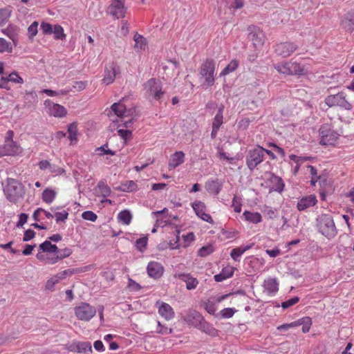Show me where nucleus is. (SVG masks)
<instances>
[{"label":"nucleus","mask_w":354,"mask_h":354,"mask_svg":"<svg viewBox=\"0 0 354 354\" xmlns=\"http://www.w3.org/2000/svg\"><path fill=\"white\" fill-rule=\"evenodd\" d=\"M71 254L69 249L59 250L57 245H39L37 258L46 264H54L59 259L68 257Z\"/></svg>","instance_id":"nucleus-1"},{"label":"nucleus","mask_w":354,"mask_h":354,"mask_svg":"<svg viewBox=\"0 0 354 354\" xmlns=\"http://www.w3.org/2000/svg\"><path fill=\"white\" fill-rule=\"evenodd\" d=\"M3 192L6 198L13 203H17L23 199L25 194L24 187L22 184L12 178L8 180Z\"/></svg>","instance_id":"nucleus-2"},{"label":"nucleus","mask_w":354,"mask_h":354,"mask_svg":"<svg viewBox=\"0 0 354 354\" xmlns=\"http://www.w3.org/2000/svg\"><path fill=\"white\" fill-rule=\"evenodd\" d=\"M265 159L264 148L257 145L255 148L248 151L245 156V163L250 171H254Z\"/></svg>","instance_id":"nucleus-3"},{"label":"nucleus","mask_w":354,"mask_h":354,"mask_svg":"<svg viewBox=\"0 0 354 354\" xmlns=\"http://www.w3.org/2000/svg\"><path fill=\"white\" fill-rule=\"evenodd\" d=\"M144 90L146 97L150 100H155L159 101L165 93L162 91L161 82L156 78L149 79L144 84Z\"/></svg>","instance_id":"nucleus-4"},{"label":"nucleus","mask_w":354,"mask_h":354,"mask_svg":"<svg viewBox=\"0 0 354 354\" xmlns=\"http://www.w3.org/2000/svg\"><path fill=\"white\" fill-rule=\"evenodd\" d=\"M215 71V62L212 59H207L200 68L199 75L201 78L204 79L203 86H212L214 85Z\"/></svg>","instance_id":"nucleus-5"},{"label":"nucleus","mask_w":354,"mask_h":354,"mask_svg":"<svg viewBox=\"0 0 354 354\" xmlns=\"http://www.w3.org/2000/svg\"><path fill=\"white\" fill-rule=\"evenodd\" d=\"M91 267L92 266L90 265L81 269H67L59 272L47 280L45 284V288L46 290L53 291L55 285L65 279L68 276H71L76 272L87 271L90 270Z\"/></svg>","instance_id":"nucleus-6"},{"label":"nucleus","mask_w":354,"mask_h":354,"mask_svg":"<svg viewBox=\"0 0 354 354\" xmlns=\"http://www.w3.org/2000/svg\"><path fill=\"white\" fill-rule=\"evenodd\" d=\"M319 231L326 237L330 239L336 234V227L332 216L329 214H322L317 218Z\"/></svg>","instance_id":"nucleus-7"},{"label":"nucleus","mask_w":354,"mask_h":354,"mask_svg":"<svg viewBox=\"0 0 354 354\" xmlns=\"http://www.w3.org/2000/svg\"><path fill=\"white\" fill-rule=\"evenodd\" d=\"M274 68L279 73L287 75L304 74V68L295 62H282L274 65Z\"/></svg>","instance_id":"nucleus-8"},{"label":"nucleus","mask_w":354,"mask_h":354,"mask_svg":"<svg viewBox=\"0 0 354 354\" xmlns=\"http://www.w3.org/2000/svg\"><path fill=\"white\" fill-rule=\"evenodd\" d=\"M319 134L320 136L319 143L322 145H334L339 136V134L333 129V127L328 124H324L321 126Z\"/></svg>","instance_id":"nucleus-9"},{"label":"nucleus","mask_w":354,"mask_h":354,"mask_svg":"<svg viewBox=\"0 0 354 354\" xmlns=\"http://www.w3.org/2000/svg\"><path fill=\"white\" fill-rule=\"evenodd\" d=\"M325 103L329 107L339 106L345 110L350 111L353 106L346 99L344 92H339L335 95H330L325 98Z\"/></svg>","instance_id":"nucleus-10"},{"label":"nucleus","mask_w":354,"mask_h":354,"mask_svg":"<svg viewBox=\"0 0 354 354\" xmlns=\"http://www.w3.org/2000/svg\"><path fill=\"white\" fill-rule=\"evenodd\" d=\"M74 313L79 320L88 322L95 315L96 310L89 304L82 302L74 308Z\"/></svg>","instance_id":"nucleus-11"},{"label":"nucleus","mask_w":354,"mask_h":354,"mask_svg":"<svg viewBox=\"0 0 354 354\" xmlns=\"http://www.w3.org/2000/svg\"><path fill=\"white\" fill-rule=\"evenodd\" d=\"M108 12L115 19L123 18L127 12L124 0H111V3L108 8Z\"/></svg>","instance_id":"nucleus-12"},{"label":"nucleus","mask_w":354,"mask_h":354,"mask_svg":"<svg viewBox=\"0 0 354 354\" xmlns=\"http://www.w3.org/2000/svg\"><path fill=\"white\" fill-rule=\"evenodd\" d=\"M249 38L253 42L255 48H259L264 44L265 36L262 30L257 26H250L248 27Z\"/></svg>","instance_id":"nucleus-13"},{"label":"nucleus","mask_w":354,"mask_h":354,"mask_svg":"<svg viewBox=\"0 0 354 354\" xmlns=\"http://www.w3.org/2000/svg\"><path fill=\"white\" fill-rule=\"evenodd\" d=\"M155 306L158 308V314L165 320L169 321L174 317V310L169 304L158 300Z\"/></svg>","instance_id":"nucleus-14"},{"label":"nucleus","mask_w":354,"mask_h":354,"mask_svg":"<svg viewBox=\"0 0 354 354\" xmlns=\"http://www.w3.org/2000/svg\"><path fill=\"white\" fill-rule=\"evenodd\" d=\"M192 207L195 212V214L201 218L202 220L209 223H213L214 221L212 216L205 212L206 206L205 203L200 201H194L192 203Z\"/></svg>","instance_id":"nucleus-15"},{"label":"nucleus","mask_w":354,"mask_h":354,"mask_svg":"<svg viewBox=\"0 0 354 354\" xmlns=\"http://www.w3.org/2000/svg\"><path fill=\"white\" fill-rule=\"evenodd\" d=\"M298 46L292 42H282L277 44L275 47V52L282 57H288L294 53Z\"/></svg>","instance_id":"nucleus-16"},{"label":"nucleus","mask_w":354,"mask_h":354,"mask_svg":"<svg viewBox=\"0 0 354 354\" xmlns=\"http://www.w3.org/2000/svg\"><path fill=\"white\" fill-rule=\"evenodd\" d=\"M184 319L188 324L197 328L204 319V317L199 312L190 309L187 311Z\"/></svg>","instance_id":"nucleus-17"},{"label":"nucleus","mask_w":354,"mask_h":354,"mask_svg":"<svg viewBox=\"0 0 354 354\" xmlns=\"http://www.w3.org/2000/svg\"><path fill=\"white\" fill-rule=\"evenodd\" d=\"M19 30L17 26L10 24L7 28L2 29L1 32L11 39L14 46H16L19 41Z\"/></svg>","instance_id":"nucleus-18"},{"label":"nucleus","mask_w":354,"mask_h":354,"mask_svg":"<svg viewBox=\"0 0 354 354\" xmlns=\"http://www.w3.org/2000/svg\"><path fill=\"white\" fill-rule=\"evenodd\" d=\"M164 272L163 266L156 261H151L147 266V273L148 274L154 279L160 278Z\"/></svg>","instance_id":"nucleus-19"},{"label":"nucleus","mask_w":354,"mask_h":354,"mask_svg":"<svg viewBox=\"0 0 354 354\" xmlns=\"http://www.w3.org/2000/svg\"><path fill=\"white\" fill-rule=\"evenodd\" d=\"M317 203L315 195H309L299 199L297 207L299 211H304L309 207H313Z\"/></svg>","instance_id":"nucleus-20"},{"label":"nucleus","mask_w":354,"mask_h":354,"mask_svg":"<svg viewBox=\"0 0 354 354\" xmlns=\"http://www.w3.org/2000/svg\"><path fill=\"white\" fill-rule=\"evenodd\" d=\"M119 73V68L115 64H112L109 67L105 68L103 82L107 85L113 83Z\"/></svg>","instance_id":"nucleus-21"},{"label":"nucleus","mask_w":354,"mask_h":354,"mask_svg":"<svg viewBox=\"0 0 354 354\" xmlns=\"http://www.w3.org/2000/svg\"><path fill=\"white\" fill-rule=\"evenodd\" d=\"M205 187L208 193L216 196L223 187V183L218 179L209 180L205 183Z\"/></svg>","instance_id":"nucleus-22"},{"label":"nucleus","mask_w":354,"mask_h":354,"mask_svg":"<svg viewBox=\"0 0 354 354\" xmlns=\"http://www.w3.org/2000/svg\"><path fill=\"white\" fill-rule=\"evenodd\" d=\"M14 133L12 131L9 130L6 133V136L4 140L3 145L6 146L9 150H10L15 154H17L20 152V149L18 145L13 141Z\"/></svg>","instance_id":"nucleus-23"},{"label":"nucleus","mask_w":354,"mask_h":354,"mask_svg":"<svg viewBox=\"0 0 354 354\" xmlns=\"http://www.w3.org/2000/svg\"><path fill=\"white\" fill-rule=\"evenodd\" d=\"M185 153L183 151L175 152L170 158L168 168L172 170L184 162Z\"/></svg>","instance_id":"nucleus-24"},{"label":"nucleus","mask_w":354,"mask_h":354,"mask_svg":"<svg viewBox=\"0 0 354 354\" xmlns=\"http://www.w3.org/2000/svg\"><path fill=\"white\" fill-rule=\"evenodd\" d=\"M175 278H178L186 283V288L188 290L195 289L198 284V280L191 277L189 274L176 273L174 274Z\"/></svg>","instance_id":"nucleus-25"},{"label":"nucleus","mask_w":354,"mask_h":354,"mask_svg":"<svg viewBox=\"0 0 354 354\" xmlns=\"http://www.w3.org/2000/svg\"><path fill=\"white\" fill-rule=\"evenodd\" d=\"M263 288L269 295L275 294L279 290V282L277 279L269 277L263 282Z\"/></svg>","instance_id":"nucleus-26"},{"label":"nucleus","mask_w":354,"mask_h":354,"mask_svg":"<svg viewBox=\"0 0 354 354\" xmlns=\"http://www.w3.org/2000/svg\"><path fill=\"white\" fill-rule=\"evenodd\" d=\"M234 272V268L227 266L222 269L221 272L214 275V279L217 282H221L231 277H232Z\"/></svg>","instance_id":"nucleus-27"},{"label":"nucleus","mask_w":354,"mask_h":354,"mask_svg":"<svg viewBox=\"0 0 354 354\" xmlns=\"http://www.w3.org/2000/svg\"><path fill=\"white\" fill-rule=\"evenodd\" d=\"M112 111L115 113L118 117L124 118L127 117L130 111L127 110L126 106L122 102V100L118 103H114L111 106Z\"/></svg>","instance_id":"nucleus-28"},{"label":"nucleus","mask_w":354,"mask_h":354,"mask_svg":"<svg viewBox=\"0 0 354 354\" xmlns=\"http://www.w3.org/2000/svg\"><path fill=\"white\" fill-rule=\"evenodd\" d=\"M242 216L245 221L253 224H257L262 221V216L259 212H252L245 210Z\"/></svg>","instance_id":"nucleus-29"},{"label":"nucleus","mask_w":354,"mask_h":354,"mask_svg":"<svg viewBox=\"0 0 354 354\" xmlns=\"http://www.w3.org/2000/svg\"><path fill=\"white\" fill-rule=\"evenodd\" d=\"M197 328L209 335L213 337L218 335V330L211 324L205 321V319Z\"/></svg>","instance_id":"nucleus-30"},{"label":"nucleus","mask_w":354,"mask_h":354,"mask_svg":"<svg viewBox=\"0 0 354 354\" xmlns=\"http://www.w3.org/2000/svg\"><path fill=\"white\" fill-rule=\"evenodd\" d=\"M38 102L37 95L35 92H26L24 95V106L26 107H34Z\"/></svg>","instance_id":"nucleus-31"},{"label":"nucleus","mask_w":354,"mask_h":354,"mask_svg":"<svg viewBox=\"0 0 354 354\" xmlns=\"http://www.w3.org/2000/svg\"><path fill=\"white\" fill-rule=\"evenodd\" d=\"M57 196V192L50 188L45 189L41 195V198L44 202L47 204H50L53 202Z\"/></svg>","instance_id":"nucleus-32"},{"label":"nucleus","mask_w":354,"mask_h":354,"mask_svg":"<svg viewBox=\"0 0 354 354\" xmlns=\"http://www.w3.org/2000/svg\"><path fill=\"white\" fill-rule=\"evenodd\" d=\"M223 111L224 106L221 105L218 107V110L216 115L214 116L212 121V128L220 129L221 126L223 123Z\"/></svg>","instance_id":"nucleus-33"},{"label":"nucleus","mask_w":354,"mask_h":354,"mask_svg":"<svg viewBox=\"0 0 354 354\" xmlns=\"http://www.w3.org/2000/svg\"><path fill=\"white\" fill-rule=\"evenodd\" d=\"M133 39L135 41L134 48L138 51L140 50H145L147 42L146 39L141 35L138 33H136Z\"/></svg>","instance_id":"nucleus-34"},{"label":"nucleus","mask_w":354,"mask_h":354,"mask_svg":"<svg viewBox=\"0 0 354 354\" xmlns=\"http://www.w3.org/2000/svg\"><path fill=\"white\" fill-rule=\"evenodd\" d=\"M50 115L55 117H64L66 114L65 108L58 104H53L50 107Z\"/></svg>","instance_id":"nucleus-35"},{"label":"nucleus","mask_w":354,"mask_h":354,"mask_svg":"<svg viewBox=\"0 0 354 354\" xmlns=\"http://www.w3.org/2000/svg\"><path fill=\"white\" fill-rule=\"evenodd\" d=\"M12 13V9L10 7L3 8L0 9V27L6 24Z\"/></svg>","instance_id":"nucleus-36"},{"label":"nucleus","mask_w":354,"mask_h":354,"mask_svg":"<svg viewBox=\"0 0 354 354\" xmlns=\"http://www.w3.org/2000/svg\"><path fill=\"white\" fill-rule=\"evenodd\" d=\"M137 189L138 185L133 180H127L122 183L118 189L124 192H132L136 191Z\"/></svg>","instance_id":"nucleus-37"},{"label":"nucleus","mask_w":354,"mask_h":354,"mask_svg":"<svg viewBox=\"0 0 354 354\" xmlns=\"http://www.w3.org/2000/svg\"><path fill=\"white\" fill-rule=\"evenodd\" d=\"M41 214H44L48 219H52L54 216L51 212L46 211L42 208H37L34 212L32 217L35 221H39L41 218H42Z\"/></svg>","instance_id":"nucleus-38"},{"label":"nucleus","mask_w":354,"mask_h":354,"mask_svg":"<svg viewBox=\"0 0 354 354\" xmlns=\"http://www.w3.org/2000/svg\"><path fill=\"white\" fill-rule=\"evenodd\" d=\"M250 248L251 245H247L244 248L237 247L236 248H234L230 252V256L234 261H238L239 258Z\"/></svg>","instance_id":"nucleus-39"},{"label":"nucleus","mask_w":354,"mask_h":354,"mask_svg":"<svg viewBox=\"0 0 354 354\" xmlns=\"http://www.w3.org/2000/svg\"><path fill=\"white\" fill-rule=\"evenodd\" d=\"M68 138L71 140V143L73 144V142H76L77 140V124L75 123H71L68 127Z\"/></svg>","instance_id":"nucleus-40"},{"label":"nucleus","mask_w":354,"mask_h":354,"mask_svg":"<svg viewBox=\"0 0 354 354\" xmlns=\"http://www.w3.org/2000/svg\"><path fill=\"white\" fill-rule=\"evenodd\" d=\"M118 218L123 224L129 225L131 221L132 215L129 210L125 209L118 214Z\"/></svg>","instance_id":"nucleus-41"},{"label":"nucleus","mask_w":354,"mask_h":354,"mask_svg":"<svg viewBox=\"0 0 354 354\" xmlns=\"http://www.w3.org/2000/svg\"><path fill=\"white\" fill-rule=\"evenodd\" d=\"M75 348L78 353L92 352L91 344L88 342H77L75 344Z\"/></svg>","instance_id":"nucleus-42"},{"label":"nucleus","mask_w":354,"mask_h":354,"mask_svg":"<svg viewBox=\"0 0 354 354\" xmlns=\"http://www.w3.org/2000/svg\"><path fill=\"white\" fill-rule=\"evenodd\" d=\"M59 209V207L50 208V210L55 213V216L57 223H59L60 221H65V220L67 219L68 216V214L66 210H63L62 212H56V210Z\"/></svg>","instance_id":"nucleus-43"},{"label":"nucleus","mask_w":354,"mask_h":354,"mask_svg":"<svg viewBox=\"0 0 354 354\" xmlns=\"http://www.w3.org/2000/svg\"><path fill=\"white\" fill-rule=\"evenodd\" d=\"M239 66L238 62L236 60H232L227 66H225L223 70L221 71L220 75L225 76L228 75L229 73L234 71Z\"/></svg>","instance_id":"nucleus-44"},{"label":"nucleus","mask_w":354,"mask_h":354,"mask_svg":"<svg viewBox=\"0 0 354 354\" xmlns=\"http://www.w3.org/2000/svg\"><path fill=\"white\" fill-rule=\"evenodd\" d=\"M1 80L6 81V82H12L17 83V84H23L24 83V80L22 79V77H20L19 75V74L15 71L11 73L7 77H2Z\"/></svg>","instance_id":"nucleus-45"},{"label":"nucleus","mask_w":354,"mask_h":354,"mask_svg":"<svg viewBox=\"0 0 354 354\" xmlns=\"http://www.w3.org/2000/svg\"><path fill=\"white\" fill-rule=\"evenodd\" d=\"M272 182L274 185V191L281 193L283 190L285 185L281 178L277 176H274L272 177Z\"/></svg>","instance_id":"nucleus-46"},{"label":"nucleus","mask_w":354,"mask_h":354,"mask_svg":"<svg viewBox=\"0 0 354 354\" xmlns=\"http://www.w3.org/2000/svg\"><path fill=\"white\" fill-rule=\"evenodd\" d=\"M54 37L56 39L64 40L66 39V35L64 32V28L60 25H55L53 28V32Z\"/></svg>","instance_id":"nucleus-47"},{"label":"nucleus","mask_w":354,"mask_h":354,"mask_svg":"<svg viewBox=\"0 0 354 354\" xmlns=\"http://www.w3.org/2000/svg\"><path fill=\"white\" fill-rule=\"evenodd\" d=\"M97 187L102 197H107L110 196L111 193V188L104 181L99 182Z\"/></svg>","instance_id":"nucleus-48"},{"label":"nucleus","mask_w":354,"mask_h":354,"mask_svg":"<svg viewBox=\"0 0 354 354\" xmlns=\"http://www.w3.org/2000/svg\"><path fill=\"white\" fill-rule=\"evenodd\" d=\"M12 45L4 38L0 37V53H12Z\"/></svg>","instance_id":"nucleus-49"},{"label":"nucleus","mask_w":354,"mask_h":354,"mask_svg":"<svg viewBox=\"0 0 354 354\" xmlns=\"http://www.w3.org/2000/svg\"><path fill=\"white\" fill-rule=\"evenodd\" d=\"M96 152L99 156H103L104 154H109L111 156L115 155V151L108 149V144H104L102 146L96 149Z\"/></svg>","instance_id":"nucleus-50"},{"label":"nucleus","mask_w":354,"mask_h":354,"mask_svg":"<svg viewBox=\"0 0 354 354\" xmlns=\"http://www.w3.org/2000/svg\"><path fill=\"white\" fill-rule=\"evenodd\" d=\"M301 325H302V332L304 333H306L309 332L311 325H312V320L311 318L309 317H305L301 319Z\"/></svg>","instance_id":"nucleus-51"},{"label":"nucleus","mask_w":354,"mask_h":354,"mask_svg":"<svg viewBox=\"0 0 354 354\" xmlns=\"http://www.w3.org/2000/svg\"><path fill=\"white\" fill-rule=\"evenodd\" d=\"M204 308L210 315H214L216 311V303L215 301L207 300L204 303Z\"/></svg>","instance_id":"nucleus-52"},{"label":"nucleus","mask_w":354,"mask_h":354,"mask_svg":"<svg viewBox=\"0 0 354 354\" xmlns=\"http://www.w3.org/2000/svg\"><path fill=\"white\" fill-rule=\"evenodd\" d=\"M214 251V248L212 245H206L203 246L198 250V255L200 257H206L210 254H212Z\"/></svg>","instance_id":"nucleus-53"},{"label":"nucleus","mask_w":354,"mask_h":354,"mask_svg":"<svg viewBox=\"0 0 354 354\" xmlns=\"http://www.w3.org/2000/svg\"><path fill=\"white\" fill-rule=\"evenodd\" d=\"M236 310L232 308H225L220 311V315L222 318L228 319L233 317Z\"/></svg>","instance_id":"nucleus-54"},{"label":"nucleus","mask_w":354,"mask_h":354,"mask_svg":"<svg viewBox=\"0 0 354 354\" xmlns=\"http://www.w3.org/2000/svg\"><path fill=\"white\" fill-rule=\"evenodd\" d=\"M38 22L34 21L28 28V36L30 39H32L37 34Z\"/></svg>","instance_id":"nucleus-55"},{"label":"nucleus","mask_w":354,"mask_h":354,"mask_svg":"<svg viewBox=\"0 0 354 354\" xmlns=\"http://www.w3.org/2000/svg\"><path fill=\"white\" fill-rule=\"evenodd\" d=\"M234 212L240 213L241 212V198L234 196L232 199V205Z\"/></svg>","instance_id":"nucleus-56"},{"label":"nucleus","mask_w":354,"mask_h":354,"mask_svg":"<svg viewBox=\"0 0 354 354\" xmlns=\"http://www.w3.org/2000/svg\"><path fill=\"white\" fill-rule=\"evenodd\" d=\"M118 133L125 141L132 138V132L128 129H118Z\"/></svg>","instance_id":"nucleus-57"},{"label":"nucleus","mask_w":354,"mask_h":354,"mask_svg":"<svg viewBox=\"0 0 354 354\" xmlns=\"http://www.w3.org/2000/svg\"><path fill=\"white\" fill-rule=\"evenodd\" d=\"M299 298L298 297H294L292 298H290L281 304V307L283 308H288L295 304H296L297 302H299Z\"/></svg>","instance_id":"nucleus-58"},{"label":"nucleus","mask_w":354,"mask_h":354,"mask_svg":"<svg viewBox=\"0 0 354 354\" xmlns=\"http://www.w3.org/2000/svg\"><path fill=\"white\" fill-rule=\"evenodd\" d=\"M82 217L84 220L90 221H95L97 216V215L92 211H85L82 213Z\"/></svg>","instance_id":"nucleus-59"},{"label":"nucleus","mask_w":354,"mask_h":354,"mask_svg":"<svg viewBox=\"0 0 354 354\" xmlns=\"http://www.w3.org/2000/svg\"><path fill=\"white\" fill-rule=\"evenodd\" d=\"M41 30L43 31L44 34L50 35L53 32V26L48 24L42 22L40 26Z\"/></svg>","instance_id":"nucleus-60"},{"label":"nucleus","mask_w":354,"mask_h":354,"mask_svg":"<svg viewBox=\"0 0 354 354\" xmlns=\"http://www.w3.org/2000/svg\"><path fill=\"white\" fill-rule=\"evenodd\" d=\"M250 120L249 118H243L239 122L238 126L239 128L242 130H245L249 127V125L250 124Z\"/></svg>","instance_id":"nucleus-61"},{"label":"nucleus","mask_w":354,"mask_h":354,"mask_svg":"<svg viewBox=\"0 0 354 354\" xmlns=\"http://www.w3.org/2000/svg\"><path fill=\"white\" fill-rule=\"evenodd\" d=\"M158 329L157 330L158 333L160 334H170L172 333L171 328H168L166 326H162L160 322H158Z\"/></svg>","instance_id":"nucleus-62"},{"label":"nucleus","mask_w":354,"mask_h":354,"mask_svg":"<svg viewBox=\"0 0 354 354\" xmlns=\"http://www.w3.org/2000/svg\"><path fill=\"white\" fill-rule=\"evenodd\" d=\"M263 214L269 219H273L276 217L275 210L270 207H266L263 210Z\"/></svg>","instance_id":"nucleus-63"},{"label":"nucleus","mask_w":354,"mask_h":354,"mask_svg":"<svg viewBox=\"0 0 354 354\" xmlns=\"http://www.w3.org/2000/svg\"><path fill=\"white\" fill-rule=\"evenodd\" d=\"M15 155L10 150H9L6 146L3 145H0V158L5 156H14Z\"/></svg>","instance_id":"nucleus-64"}]
</instances>
